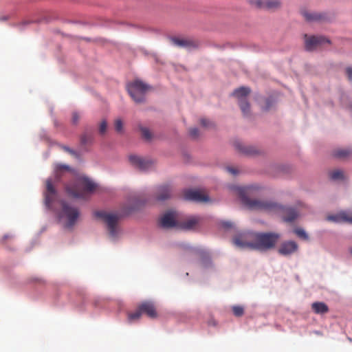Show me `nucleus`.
<instances>
[{
  "instance_id": "f257e3e1",
  "label": "nucleus",
  "mask_w": 352,
  "mask_h": 352,
  "mask_svg": "<svg viewBox=\"0 0 352 352\" xmlns=\"http://www.w3.org/2000/svg\"><path fill=\"white\" fill-rule=\"evenodd\" d=\"M280 239L274 232H252L236 236L233 242L240 248L267 251L274 248Z\"/></svg>"
},
{
  "instance_id": "f03ea898",
  "label": "nucleus",
  "mask_w": 352,
  "mask_h": 352,
  "mask_svg": "<svg viewBox=\"0 0 352 352\" xmlns=\"http://www.w3.org/2000/svg\"><path fill=\"white\" fill-rule=\"evenodd\" d=\"M239 195L242 203L249 209L266 211H280L282 212L283 221L288 223L293 222L299 216L298 212L293 208L284 207L275 203L264 201L248 198L245 193L248 188H238Z\"/></svg>"
},
{
  "instance_id": "7ed1b4c3",
  "label": "nucleus",
  "mask_w": 352,
  "mask_h": 352,
  "mask_svg": "<svg viewBox=\"0 0 352 352\" xmlns=\"http://www.w3.org/2000/svg\"><path fill=\"white\" fill-rule=\"evenodd\" d=\"M96 184L87 177H80L73 184L66 186L69 195L75 198H85L87 192H93Z\"/></svg>"
},
{
  "instance_id": "20e7f679",
  "label": "nucleus",
  "mask_w": 352,
  "mask_h": 352,
  "mask_svg": "<svg viewBox=\"0 0 352 352\" xmlns=\"http://www.w3.org/2000/svg\"><path fill=\"white\" fill-rule=\"evenodd\" d=\"M61 210L58 214L60 221L67 228H72L76 223L79 217V210L69 203L63 201Z\"/></svg>"
},
{
  "instance_id": "39448f33",
  "label": "nucleus",
  "mask_w": 352,
  "mask_h": 352,
  "mask_svg": "<svg viewBox=\"0 0 352 352\" xmlns=\"http://www.w3.org/2000/svg\"><path fill=\"white\" fill-rule=\"evenodd\" d=\"M126 89L132 99L137 103L143 102L146 92L151 87L139 79L129 82L126 85Z\"/></svg>"
},
{
  "instance_id": "423d86ee",
  "label": "nucleus",
  "mask_w": 352,
  "mask_h": 352,
  "mask_svg": "<svg viewBox=\"0 0 352 352\" xmlns=\"http://www.w3.org/2000/svg\"><path fill=\"white\" fill-rule=\"evenodd\" d=\"M96 216L102 219L106 223L110 236L116 239L119 233V228L118 227V215L104 211H98L96 212Z\"/></svg>"
},
{
  "instance_id": "0eeeda50",
  "label": "nucleus",
  "mask_w": 352,
  "mask_h": 352,
  "mask_svg": "<svg viewBox=\"0 0 352 352\" xmlns=\"http://www.w3.org/2000/svg\"><path fill=\"white\" fill-rule=\"evenodd\" d=\"M326 43L329 44L330 41L323 36L305 35V46L307 51H314Z\"/></svg>"
},
{
  "instance_id": "6e6552de",
  "label": "nucleus",
  "mask_w": 352,
  "mask_h": 352,
  "mask_svg": "<svg viewBox=\"0 0 352 352\" xmlns=\"http://www.w3.org/2000/svg\"><path fill=\"white\" fill-rule=\"evenodd\" d=\"M252 4L257 8L271 12L279 10L282 5L280 0H252Z\"/></svg>"
},
{
  "instance_id": "1a4fd4ad",
  "label": "nucleus",
  "mask_w": 352,
  "mask_h": 352,
  "mask_svg": "<svg viewBox=\"0 0 352 352\" xmlns=\"http://www.w3.org/2000/svg\"><path fill=\"white\" fill-rule=\"evenodd\" d=\"M183 197L185 200L198 203H206L210 200L207 195L198 190H186L184 192Z\"/></svg>"
},
{
  "instance_id": "9d476101",
  "label": "nucleus",
  "mask_w": 352,
  "mask_h": 352,
  "mask_svg": "<svg viewBox=\"0 0 352 352\" xmlns=\"http://www.w3.org/2000/svg\"><path fill=\"white\" fill-rule=\"evenodd\" d=\"M129 160L133 166L140 170H146L153 165V162L151 160L143 158L135 155H130Z\"/></svg>"
},
{
  "instance_id": "9b49d317",
  "label": "nucleus",
  "mask_w": 352,
  "mask_h": 352,
  "mask_svg": "<svg viewBox=\"0 0 352 352\" xmlns=\"http://www.w3.org/2000/svg\"><path fill=\"white\" fill-rule=\"evenodd\" d=\"M56 196V190L54 187L52 180L46 181V190L45 192V202L47 207H50Z\"/></svg>"
},
{
  "instance_id": "f8f14e48",
  "label": "nucleus",
  "mask_w": 352,
  "mask_h": 352,
  "mask_svg": "<svg viewBox=\"0 0 352 352\" xmlns=\"http://www.w3.org/2000/svg\"><path fill=\"white\" fill-rule=\"evenodd\" d=\"M298 245L293 241L283 242L278 248V253L283 256H289L296 252L298 250Z\"/></svg>"
},
{
  "instance_id": "ddd939ff",
  "label": "nucleus",
  "mask_w": 352,
  "mask_h": 352,
  "mask_svg": "<svg viewBox=\"0 0 352 352\" xmlns=\"http://www.w3.org/2000/svg\"><path fill=\"white\" fill-rule=\"evenodd\" d=\"M178 223L175 219L174 214L168 212L164 214L160 219V225L163 228H172L176 227L178 228Z\"/></svg>"
},
{
  "instance_id": "4468645a",
  "label": "nucleus",
  "mask_w": 352,
  "mask_h": 352,
  "mask_svg": "<svg viewBox=\"0 0 352 352\" xmlns=\"http://www.w3.org/2000/svg\"><path fill=\"white\" fill-rule=\"evenodd\" d=\"M201 221L199 217H190L182 222H179L178 228L184 230H191L197 228Z\"/></svg>"
},
{
  "instance_id": "2eb2a0df",
  "label": "nucleus",
  "mask_w": 352,
  "mask_h": 352,
  "mask_svg": "<svg viewBox=\"0 0 352 352\" xmlns=\"http://www.w3.org/2000/svg\"><path fill=\"white\" fill-rule=\"evenodd\" d=\"M138 306L142 314H146L151 318H155L157 317L155 307L152 302L145 301L140 304Z\"/></svg>"
},
{
  "instance_id": "dca6fc26",
  "label": "nucleus",
  "mask_w": 352,
  "mask_h": 352,
  "mask_svg": "<svg viewBox=\"0 0 352 352\" xmlns=\"http://www.w3.org/2000/svg\"><path fill=\"white\" fill-rule=\"evenodd\" d=\"M302 15L307 21H322L327 19V16L323 13L309 12L308 11H302Z\"/></svg>"
},
{
  "instance_id": "f3484780",
  "label": "nucleus",
  "mask_w": 352,
  "mask_h": 352,
  "mask_svg": "<svg viewBox=\"0 0 352 352\" xmlns=\"http://www.w3.org/2000/svg\"><path fill=\"white\" fill-rule=\"evenodd\" d=\"M172 42L174 45L181 47H196L197 43L193 40L187 38H173Z\"/></svg>"
},
{
  "instance_id": "a211bd4d",
  "label": "nucleus",
  "mask_w": 352,
  "mask_h": 352,
  "mask_svg": "<svg viewBox=\"0 0 352 352\" xmlns=\"http://www.w3.org/2000/svg\"><path fill=\"white\" fill-rule=\"evenodd\" d=\"M234 146L239 152L245 155H254L258 153L256 148L254 146H245L239 142H236L234 143Z\"/></svg>"
},
{
  "instance_id": "6ab92c4d",
  "label": "nucleus",
  "mask_w": 352,
  "mask_h": 352,
  "mask_svg": "<svg viewBox=\"0 0 352 352\" xmlns=\"http://www.w3.org/2000/svg\"><path fill=\"white\" fill-rule=\"evenodd\" d=\"M250 89L247 87H241L235 89L232 95L238 99V102L241 100H246L247 96L250 94Z\"/></svg>"
},
{
  "instance_id": "aec40b11",
  "label": "nucleus",
  "mask_w": 352,
  "mask_h": 352,
  "mask_svg": "<svg viewBox=\"0 0 352 352\" xmlns=\"http://www.w3.org/2000/svg\"><path fill=\"white\" fill-rule=\"evenodd\" d=\"M171 190L168 186H162L159 187L157 193V199L158 201H164L170 197Z\"/></svg>"
},
{
  "instance_id": "412c9836",
  "label": "nucleus",
  "mask_w": 352,
  "mask_h": 352,
  "mask_svg": "<svg viewBox=\"0 0 352 352\" xmlns=\"http://www.w3.org/2000/svg\"><path fill=\"white\" fill-rule=\"evenodd\" d=\"M311 309L315 314H324L329 311L328 306L323 302H314L311 304Z\"/></svg>"
},
{
  "instance_id": "4be33fe9",
  "label": "nucleus",
  "mask_w": 352,
  "mask_h": 352,
  "mask_svg": "<svg viewBox=\"0 0 352 352\" xmlns=\"http://www.w3.org/2000/svg\"><path fill=\"white\" fill-rule=\"evenodd\" d=\"M240 109L245 116H248L250 113V105L248 100H241L239 102Z\"/></svg>"
},
{
  "instance_id": "5701e85b",
  "label": "nucleus",
  "mask_w": 352,
  "mask_h": 352,
  "mask_svg": "<svg viewBox=\"0 0 352 352\" xmlns=\"http://www.w3.org/2000/svg\"><path fill=\"white\" fill-rule=\"evenodd\" d=\"M142 315V313L140 311V309L138 306V309L135 311L131 312V313L128 314V320L131 322H133L135 320H138L140 318Z\"/></svg>"
},
{
  "instance_id": "b1692460",
  "label": "nucleus",
  "mask_w": 352,
  "mask_h": 352,
  "mask_svg": "<svg viewBox=\"0 0 352 352\" xmlns=\"http://www.w3.org/2000/svg\"><path fill=\"white\" fill-rule=\"evenodd\" d=\"M294 232L300 239L307 241L309 239V236L306 233V232L302 228H296L294 230Z\"/></svg>"
},
{
  "instance_id": "393cba45",
  "label": "nucleus",
  "mask_w": 352,
  "mask_h": 352,
  "mask_svg": "<svg viewBox=\"0 0 352 352\" xmlns=\"http://www.w3.org/2000/svg\"><path fill=\"white\" fill-rule=\"evenodd\" d=\"M330 177L333 180L342 179L344 178V173L340 170H335L331 173Z\"/></svg>"
},
{
  "instance_id": "a878e982",
  "label": "nucleus",
  "mask_w": 352,
  "mask_h": 352,
  "mask_svg": "<svg viewBox=\"0 0 352 352\" xmlns=\"http://www.w3.org/2000/svg\"><path fill=\"white\" fill-rule=\"evenodd\" d=\"M350 155V151L346 149H340L336 151L334 153V155L339 158H345Z\"/></svg>"
},
{
  "instance_id": "bb28decb",
  "label": "nucleus",
  "mask_w": 352,
  "mask_h": 352,
  "mask_svg": "<svg viewBox=\"0 0 352 352\" xmlns=\"http://www.w3.org/2000/svg\"><path fill=\"white\" fill-rule=\"evenodd\" d=\"M232 311L235 316L240 317L243 315L244 314V309L241 306H234L232 307Z\"/></svg>"
},
{
  "instance_id": "cd10ccee",
  "label": "nucleus",
  "mask_w": 352,
  "mask_h": 352,
  "mask_svg": "<svg viewBox=\"0 0 352 352\" xmlns=\"http://www.w3.org/2000/svg\"><path fill=\"white\" fill-rule=\"evenodd\" d=\"M141 132H142V135L143 136V138L145 140H149L151 139L152 134H151V132L149 131L148 129L145 128V127H142V128H141Z\"/></svg>"
},
{
  "instance_id": "c85d7f7f",
  "label": "nucleus",
  "mask_w": 352,
  "mask_h": 352,
  "mask_svg": "<svg viewBox=\"0 0 352 352\" xmlns=\"http://www.w3.org/2000/svg\"><path fill=\"white\" fill-rule=\"evenodd\" d=\"M338 218L344 221L349 222L352 223V215L348 214L346 212H342L339 214Z\"/></svg>"
},
{
  "instance_id": "c756f323",
  "label": "nucleus",
  "mask_w": 352,
  "mask_h": 352,
  "mask_svg": "<svg viewBox=\"0 0 352 352\" xmlns=\"http://www.w3.org/2000/svg\"><path fill=\"white\" fill-rule=\"evenodd\" d=\"M115 129L117 132L120 133L122 131L123 129V123L122 121L120 119H117L115 121Z\"/></svg>"
},
{
  "instance_id": "7c9ffc66",
  "label": "nucleus",
  "mask_w": 352,
  "mask_h": 352,
  "mask_svg": "<svg viewBox=\"0 0 352 352\" xmlns=\"http://www.w3.org/2000/svg\"><path fill=\"white\" fill-rule=\"evenodd\" d=\"M107 122L105 120L102 121L99 126V133L101 135H104L107 131Z\"/></svg>"
},
{
  "instance_id": "2f4dec72",
  "label": "nucleus",
  "mask_w": 352,
  "mask_h": 352,
  "mask_svg": "<svg viewBox=\"0 0 352 352\" xmlns=\"http://www.w3.org/2000/svg\"><path fill=\"white\" fill-rule=\"evenodd\" d=\"M220 226L225 230H229L233 227V223L228 221H222L220 222Z\"/></svg>"
},
{
  "instance_id": "473e14b6",
  "label": "nucleus",
  "mask_w": 352,
  "mask_h": 352,
  "mask_svg": "<svg viewBox=\"0 0 352 352\" xmlns=\"http://www.w3.org/2000/svg\"><path fill=\"white\" fill-rule=\"evenodd\" d=\"M189 133L192 138H197L199 136V130L197 128H192L189 130Z\"/></svg>"
},
{
  "instance_id": "72a5a7b5",
  "label": "nucleus",
  "mask_w": 352,
  "mask_h": 352,
  "mask_svg": "<svg viewBox=\"0 0 352 352\" xmlns=\"http://www.w3.org/2000/svg\"><path fill=\"white\" fill-rule=\"evenodd\" d=\"M200 124L204 127H208L212 123L206 118H201L200 120Z\"/></svg>"
},
{
  "instance_id": "f704fd0d",
  "label": "nucleus",
  "mask_w": 352,
  "mask_h": 352,
  "mask_svg": "<svg viewBox=\"0 0 352 352\" xmlns=\"http://www.w3.org/2000/svg\"><path fill=\"white\" fill-rule=\"evenodd\" d=\"M12 238H13V236L12 234H6L3 235L1 241L2 243L4 244V243H6L7 240L12 239Z\"/></svg>"
},
{
  "instance_id": "c9c22d12",
  "label": "nucleus",
  "mask_w": 352,
  "mask_h": 352,
  "mask_svg": "<svg viewBox=\"0 0 352 352\" xmlns=\"http://www.w3.org/2000/svg\"><path fill=\"white\" fill-rule=\"evenodd\" d=\"M56 169L57 172H59L61 170H69V166H67L66 165H58L56 166Z\"/></svg>"
},
{
  "instance_id": "e433bc0d",
  "label": "nucleus",
  "mask_w": 352,
  "mask_h": 352,
  "mask_svg": "<svg viewBox=\"0 0 352 352\" xmlns=\"http://www.w3.org/2000/svg\"><path fill=\"white\" fill-rule=\"evenodd\" d=\"M346 75L348 76V78L350 80H352V67H348L346 69Z\"/></svg>"
},
{
  "instance_id": "4c0bfd02",
  "label": "nucleus",
  "mask_w": 352,
  "mask_h": 352,
  "mask_svg": "<svg viewBox=\"0 0 352 352\" xmlns=\"http://www.w3.org/2000/svg\"><path fill=\"white\" fill-rule=\"evenodd\" d=\"M89 139L90 138L85 134L81 137V143L85 144L89 141Z\"/></svg>"
},
{
  "instance_id": "58836bf2",
  "label": "nucleus",
  "mask_w": 352,
  "mask_h": 352,
  "mask_svg": "<svg viewBox=\"0 0 352 352\" xmlns=\"http://www.w3.org/2000/svg\"><path fill=\"white\" fill-rule=\"evenodd\" d=\"M226 169L230 173L234 175H236L239 173L238 170L236 169L235 168L228 167Z\"/></svg>"
},
{
  "instance_id": "ea45409f",
  "label": "nucleus",
  "mask_w": 352,
  "mask_h": 352,
  "mask_svg": "<svg viewBox=\"0 0 352 352\" xmlns=\"http://www.w3.org/2000/svg\"><path fill=\"white\" fill-rule=\"evenodd\" d=\"M79 120V116L76 113H73L72 120L74 124L77 123Z\"/></svg>"
},
{
  "instance_id": "a19ab883",
  "label": "nucleus",
  "mask_w": 352,
  "mask_h": 352,
  "mask_svg": "<svg viewBox=\"0 0 352 352\" xmlns=\"http://www.w3.org/2000/svg\"><path fill=\"white\" fill-rule=\"evenodd\" d=\"M63 148H64L65 151H66L67 152L69 153L70 154L74 155H76V153L74 151L70 149L69 147L64 146Z\"/></svg>"
},
{
  "instance_id": "79ce46f5",
  "label": "nucleus",
  "mask_w": 352,
  "mask_h": 352,
  "mask_svg": "<svg viewBox=\"0 0 352 352\" xmlns=\"http://www.w3.org/2000/svg\"><path fill=\"white\" fill-rule=\"evenodd\" d=\"M329 219H334V217H329Z\"/></svg>"
}]
</instances>
